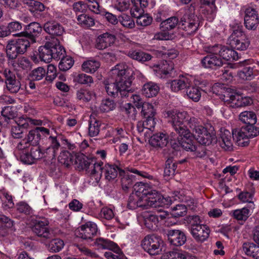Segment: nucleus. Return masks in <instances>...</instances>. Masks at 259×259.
I'll return each instance as SVG.
<instances>
[{"label":"nucleus","mask_w":259,"mask_h":259,"mask_svg":"<svg viewBox=\"0 0 259 259\" xmlns=\"http://www.w3.org/2000/svg\"><path fill=\"white\" fill-rule=\"evenodd\" d=\"M113 81L106 80L104 84L107 93L114 98L118 96L128 97L134 90L131 88L133 79V71L125 64H119L110 72Z\"/></svg>","instance_id":"f257e3e1"},{"label":"nucleus","mask_w":259,"mask_h":259,"mask_svg":"<svg viewBox=\"0 0 259 259\" xmlns=\"http://www.w3.org/2000/svg\"><path fill=\"white\" fill-rule=\"evenodd\" d=\"M259 135V129H253L251 126H242L240 128L230 132L227 130L221 129L219 143L220 146L225 151L233 149L232 138L239 146H246L249 142V138H252Z\"/></svg>","instance_id":"f03ea898"},{"label":"nucleus","mask_w":259,"mask_h":259,"mask_svg":"<svg viewBox=\"0 0 259 259\" xmlns=\"http://www.w3.org/2000/svg\"><path fill=\"white\" fill-rule=\"evenodd\" d=\"M49 135L50 130L42 126L36 127L30 130L27 137L18 143L14 151L15 154L19 157L21 161L24 163L25 159H27L31 154L30 148L32 147H36L43 137Z\"/></svg>","instance_id":"7ed1b4c3"},{"label":"nucleus","mask_w":259,"mask_h":259,"mask_svg":"<svg viewBox=\"0 0 259 259\" xmlns=\"http://www.w3.org/2000/svg\"><path fill=\"white\" fill-rule=\"evenodd\" d=\"M188 125L193 132L197 142L202 145L208 146L217 142L215 134L212 131L209 132L201 125L198 119L194 117H190Z\"/></svg>","instance_id":"20e7f679"},{"label":"nucleus","mask_w":259,"mask_h":259,"mask_svg":"<svg viewBox=\"0 0 259 259\" xmlns=\"http://www.w3.org/2000/svg\"><path fill=\"white\" fill-rule=\"evenodd\" d=\"M166 114L171 120V125L178 134H184L190 136V131L184 125L185 121L187 122L190 119L186 111H180L177 110L168 111Z\"/></svg>","instance_id":"39448f33"},{"label":"nucleus","mask_w":259,"mask_h":259,"mask_svg":"<svg viewBox=\"0 0 259 259\" xmlns=\"http://www.w3.org/2000/svg\"><path fill=\"white\" fill-rule=\"evenodd\" d=\"M30 46V41L26 38L11 39L6 46V55L9 60H15L20 55L24 54Z\"/></svg>","instance_id":"423d86ee"},{"label":"nucleus","mask_w":259,"mask_h":259,"mask_svg":"<svg viewBox=\"0 0 259 259\" xmlns=\"http://www.w3.org/2000/svg\"><path fill=\"white\" fill-rule=\"evenodd\" d=\"M32 231L39 237L45 239H51L53 237V232L49 227V221L44 217L37 215L35 218H32Z\"/></svg>","instance_id":"0eeeda50"},{"label":"nucleus","mask_w":259,"mask_h":259,"mask_svg":"<svg viewBox=\"0 0 259 259\" xmlns=\"http://www.w3.org/2000/svg\"><path fill=\"white\" fill-rule=\"evenodd\" d=\"M231 47L239 51H245L250 45V40L244 33L243 26L237 24L230 37Z\"/></svg>","instance_id":"6e6552de"},{"label":"nucleus","mask_w":259,"mask_h":259,"mask_svg":"<svg viewBox=\"0 0 259 259\" xmlns=\"http://www.w3.org/2000/svg\"><path fill=\"white\" fill-rule=\"evenodd\" d=\"M75 162L79 168L85 170L92 177H94L95 174L99 175L101 174V165L94 157H88L82 153H78L76 155Z\"/></svg>","instance_id":"1a4fd4ad"},{"label":"nucleus","mask_w":259,"mask_h":259,"mask_svg":"<svg viewBox=\"0 0 259 259\" xmlns=\"http://www.w3.org/2000/svg\"><path fill=\"white\" fill-rule=\"evenodd\" d=\"M163 241L161 237L155 235L146 236L141 242L143 248L151 255L160 254Z\"/></svg>","instance_id":"9d476101"},{"label":"nucleus","mask_w":259,"mask_h":259,"mask_svg":"<svg viewBox=\"0 0 259 259\" xmlns=\"http://www.w3.org/2000/svg\"><path fill=\"white\" fill-rule=\"evenodd\" d=\"M199 26L198 17L193 13H185L179 22V28L188 35L193 34Z\"/></svg>","instance_id":"9b49d317"},{"label":"nucleus","mask_w":259,"mask_h":259,"mask_svg":"<svg viewBox=\"0 0 259 259\" xmlns=\"http://www.w3.org/2000/svg\"><path fill=\"white\" fill-rule=\"evenodd\" d=\"M205 51L207 53L218 54L220 58L227 61L237 60L239 58L237 52L228 47L219 45L208 46L205 48Z\"/></svg>","instance_id":"f8f14e48"},{"label":"nucleus","mask_w":259,"mask_h":259,"mask_svg":"<svg viewBox=\"0 0 259 259\" xmlns=\"http://www.w3.org/2000/svg\"><path fill=\"white\" fill-rule=\"evenodd\" d=\"M30 151L31 154L28 156V158H26L27 159H25V162L24 163L25 164H31L37 160L43 157L52 160L56 157L58 153L49 146L42 151L38 147H32L30 148Z\"/></svg>","instance_id":"ddd939ff"},{"label":"nucleus","mask_w":259,"mask_h":259,"mask_svg":"<svg viewBox=\"0 0 259 259\" xmlns=\"http://www.w3.org/2000/svg\"><path fill=\"white\" fill-rule=\"evenodd\" d=\"M227 89L223 99L224 102L231 104V106L235 108H238L248 106L252 103V100L248 97H243L241 95H239L236 93H231Z\"/></svg>","instance_id":"4468645a"},{"label":"nucleus","mask_w":259,"mask_h":259,"mask_svg":"<svg viewBox=\"0 0 259 259\" xmlns=\"http://www.w3.org/2000/svg\"><path fill=\"white\" fill-rule=\"evenodd\" d=\"M98 232L96 224L92 222H88L81 225L75 232L77 237L90 242L93 241V237Z\"/></svg>","instance_id":"2eb2a0df"},{"label":"nucleus","mask_w":259,"mask_h":259,"mask_svg":"<svg viewBox=\"0 0 259 259\" xmlns=\"http://www.w3.org/2000/svg\"><path fill=\"white\" fill-rule=\"evenodd\" d=\"M163 197L157 191H154L146 196L139 197V207L148 209L150 207H157L162 204Z\"/></svg>","instance_id":"dca6fc26"},{"label":"nucleus","mask_w":259,"mask_h":259,"mask_svg":"<svg viewBox=\"0 0 259 259\" xmlns=\"http://www.w3.org/2000/svg\"><path fill=\"white\" fill-rule=\"evenodd\" d=\"M244 24L246 29L254 31L259 24L258 12L254 9L248 8L245 11Z\"/></svg>","instance_id":"f3484780"},{"label":"nucleus","mask_w":259,"mask_h":259,"mask_svg":"<svg viewBox=\"0 0 259 259\" xmlns=\"http://www.w3.org/2000/svg\"><path fill=\"white\" fill-rule=\"evenodd\" d=\"M99 164L101 165V174H99V175L97 174H95L94 177L95 179H100L102 174L104 173L106 180L109 181L113 180L117 177L118 172L119 174L120 170L122 169L120 167L116 164H106L103 166V162L101 161L99 162Z\"/></svg>","instance_id":"a211bd4d"},{"label":"nucleus","mask_w":259,"mask_h":259,"mask_svg":"<svg viewBox=\"0 0 259 259\" xmlns=\"http://www.w3.org/2000/svg\"><path fill=\"white\" fill-rule=\"evenodd\" d=\"M166 234L169 242L175 246H181L187 241L185 233L180 230L169 229L167 230Z\"/></svg>","instance_id":"6ab92c4d"},{"label":"nucleus","mask_w":259,"mask_h":259,"mask_svg":"<svg viewBox=\"0 0 259 259\" xmlns=\"http://www.w3.org/2000/svg\"><path fill=\"white\" fill-rule=\"evenodd\" d=\"M42 31V28L40 24L36 22H33L29 24L26 28L25 32H21L19 33L15 34L13 35L15 36H24L29 39L31 42H35V38Z\"/></svg>","instance_id":"aec40b11"},{"label":"nucleus","mask_w":259,"mask_h":259,"mask_svg":"<svg viewBox=\"0 0 259 259\" xmlns=\"http://www.w3.org/2000/svg\"><path fill=\"white\" fill-rule=\"evenodd\" d=\"M116 37L115 35L109 32L103 33L99 35L96 39V48L103 50L112 46L115 41Z\"/></svg>","instance_id":"412c9836"},{"label":"nucleus","mask_w":259,"mask_h":259,"mask_svg":"<svg viewBox=\"0 0 259 259\" xmlns=\"http://www.w3.org/2000/svg\"><path fill=\"white\" fill-rule=\"evenodd\" d=\"M208 53V54L203 57L201 61L203 67L206 68L215 69L223 65V62L218 54Z\"/></svg>","instance_id":"4be33fe9"},{"label":"nucleus","mask_w":259,"mask_h":259,"mask_svg":"<svg viewBox=\"0 0 259 259\" xmlns=\"http://www.w3.org/2000/svg\"><path fill=\"white\" fill-rule=\"evenodd\" d=\"M210 230L206 225L194 226L191 229V233L198 243L205 241L209 237Z\"/></svg>","instance_id":"5701e85b"},{"label":"nucleus","mask_w":259,"mask_h":259,"mask_svg":"<svg viewBox=\"0 0 259 259\" xmlns=\"http://www.w3.org/2000/svg\"><path fill=\"white\" fill-rule=\"evenodd\" d=\"M44 29L51 35V37L61 36L65 32L63 26L54 21H48L45 23L44 25Z\"/></svg>","instance_id":"b1692460"},{"label":"nucleus","mask_w":259,"mask_h":259,"mask_svg":"<svg viewBox=\"0 0 259 259\" xmlns=\"http://www.w3.org/2000/svg\"><path fill=\"white\" fill-rule=\"evenodd\" d=\"M98 249H109L113 252L120 251V248L114 242L103 238H96L92 244Z\"/></svg>","instance_id":"393cba45"},{"label":"nucleus","mask_w":259,"mask_h":259,"mask_svg":"<svg viewBox=\"0 0 259 259\" xmlns=\"http://www.w3.org/2000/svg\"><path fill=\"white\" fill-rule=\"evenodd\" d=\"M173 65L172 63L169 64L167 61H164L153 65V71L158 77L164 78L173 70Z\"/></svg>","instance_id":"a878e982"},{"label":"nucleus","mask_w":259,"mask_h":259,"mask_svg":"<svg viewBox=\"0 0 259 259\" xmlns=\"http://www.w3.org/2000/svg\"><path fill=\"white\" fill-rule=\"evenodd\" d=\"M47 40L44 46L38 48V55L40 59L46 63H49L53 59V55H51V51L50 50V47L53 45L54 41L52 43L49 40V36L46 37Z\"/></svg>","instance_id":"bb28decb"},{"label":"nucleus","mask_w":259,"mask_h":259,"mask_svg":"<svg viewBox=\"0 0 259 259\" xmlns=\"http://www.w3.org/2000/svg\"><path fill=\"white\" fill-rule=\"evenodd\" d=\"M49 40L51 42L54 41L53 45L50 47V50L51 51V55H53V59L58 60L63 57L65 53L64 48L60 45L59 39L56 37L49 36Z\"/></svg>","instance_id":"cd10ccee"},{"label":"nucleus","mask_w":259,"mask_h":259,"mask_svg":"<svg viewBox=\"0 0 259 259\" xmlns=\"http://www.w3.org/2000/svg\"><path fill=\"white\" fill-rule=\"evenodd\" d=\"M168 136L163 133H158L153 135L149 139L150 144L154 147L162 148L167 144Z\"/></svg>","instance_id":"c85d7f7f"},{"label":"nucleus","mask_w":259,"mask_h":259,"mask_svg":"<svg viewBox=\"0 0 259 259\" xmlns=\"http://www.w3.org/2000/svg\"><path fill=\"white\" fill-rule=\"evenodd\" d=\"M240 120L246 124L244 126H251L253 129H259L254 126L256 122V116L253 111H245L241 112L239 115Z\"/></svg>","instance_id":"c756f323"},{"label":"nucleus","mask_w":259,"mask_h":259,"mask_svg":"<svg viewBox=\"0 0 259 259\" xmlns=\"http://www.w3.org/2000/svg\"><path fill=\"white\" fill-rule=\"evenodd\" d=\"M119 176L121 177L122 189L124 191H127L130 188L133 186L135 177L133 175H130L128 171L123 169L120 170Z\"/></svg>","instance_id":"7c9ffc66"},{"label":"nucleus","mask_w":259,"mask_h":259,"mask_svg":"<svg viewBox=\"0 0 259 259\" xmlns=\"http://www.w3.org/2000/svg\"><path fill=\"white\" fill-rule=\"evenodd\" d=\"M169 83L171 90L174 92H178L186 89L190 85L189 79L185 77L172 80Z\"/></svg>","instance_id":"2f4dec72"},{"label":"nucleus","mask_w":259,"mask_h":259,"mask_svg":"<svg viewBox=\"0 0 259 259\" xmlns=\"http://www.w3.org/2000/svg\"><path fill=\"white\" fill-rule=\"evenodd\" d=\"M180 139H179V144L184 149L188 151L195 150V145L193 144V134L190 132V136L184 134H179Z\"/></svg>","instance_id":"473e14b6"},{"label":"nucleus","mask_w":259,"mask_h":259,"mask_svg":"<svg viewBox=\"0 0 259 259\" xmlns=\"http://www.w3.org/2000/svg\"><path fill=\"white\" fill-rule=\"evenodd\" d=\"M13 225V222L6 215L0 214V239H2L8 234L9 228Z\"/></svg>","instance_id":"72a5a7b5"},{"label":"nucleus","mask_w":259,"mask_h":259,"mask_svg":"<svg viewBox=\"0 0 259 259\" xmlns=\"http://www.w3.org/2000/svg\"><path fill=\"white\" fill-rule=\"evenodd\" d=\"M178 164L172 159H168L165 163L164 177L166 179H171L178 172L177 170Z\"/></svg>","instance_id":"f704fd0d"},{"label":"nucleus","mask_w":259,"mask_h":259,"mask_svg":"<svg viewBox=\"0 0 259 259\" xmlns=\"http://www.w3.org/2000/svg\"><path fill=\"white\" fill-rule=\"evenodd\" d=\"M242 249L247 255L255 259L259 258V245H257L251 242H246L243 243Z\"/></svg>","instance_id":"c9c22d12"},{"label":"nucleus","mask_w":259,"mask_h":259,"mask_svg":"<svg viewBox=\"0 0 259 259\" xmlns=\"http://www.w3.org/2000/svg\"><path fill=\"white\" fill-rule=\"evenodd\" d=\"M127 56L140 62L148 61L152 59V56L150 54L141 51L131 50L128 52Z\"/></svg>","instance_id":"e433bc0d"},{"label":"nucleus","mask_w":259,"mask_h":259,"mask_svg":"<svg viewBox=\"0 0 259 259\" xmlns=\"http://www.w3.org/2000/svg\"><path fill=\"white\" fill-rule=\"evenodd\" d=\"M159 91V87L156 83L152 82L145 83L142 90V94L147 98L156 96Z\"/></svg>","instance_id":"4c0bfd02"},{"label":"nucleus","mask_w":259,"mask_h":259,"mask_svg":"<svg viewBox=\"0 0 259 259\" xmlns=\"http://www.w3.org/2000/svg\"><path fill=\"white\" fill-rule=\"evenodd\" d=\"M178 17L172 16L163 20L160 23V28L163 31H169L174 29L177 25L179 26Z\"/></svg>","instance_id":"58836bf2"},{"label":"nucleus","mask_w":259,"mask_h":259,"mask_svg":"<svg viewBox=\"0 0 259 259\" xmlns=\"http://www.w3.org/2000/svg\"><path fill=\"white\" fill-rule=\"evenodd\" d=\"M100 66V62L94 59H91L84 61L82 63L81 67L83 71L93 73L96 72Z\"/></svg>","instance_id":"ea45409f"},{"label":"nucleus","mask_w":259,"mask_h":259,"mask_svg":"<svg viewBox=\"0 0 259 259\" xmlns=\"http://www.w3.org/2000/svg\"><path fill=\"white\" fill-rule=\"evenodd\" d=\"M134 190L136 192L134 193L137 194L139 197L151 194V193H153L154 191H156L148 187L143 183L135 184L134 185Z\"/></svg>","instance_id":"a19ab883"},{"label":"nucleus","mask_w":259,"mask_h":259,"mask_svg":"<svg viewBox=\"0 0 259 259\" xmlns=\"http://www.w3.org/2000/svg\"><path fill=\"white\" fill-rule=\"evenodd\" d=\"M145 226L150 230H154L158 223V216L156 214H147L144 217Z\"/></svg>","instance_id":"79ce46f5"},{"label":"nucleus","mask_w":259,"mask_h":259,"mask_svg":"<svg viewBox=\"0 0 259 259\" xmlns=\"http://www.w3.org/2000/svg\"><path fill=\"white\" fill-rule=\"evenodd\" d=\"M73 159V155L67 150L61 151L58 156L59 162L64 164L66 167H68L72 163Z\"/></svg>","instance_id":"37998d69"},{"label":"nucleus","mask_w":259,"mask_h":259,"mask_svg":"<svg viewBox=\"0 0 259 259\" xmlns=\"http://www.w3.org/2000/svg\"><path fill=\"white\" fill-rule=\"evenodd\" d=\"M23 4L27 5L30 8L31 11L42 12L45 10V7L44 5L37 0H24L21 1Z\"/></svg>","instance_id":"c03bdc74"},{"label":"nucleus","mask_w":259,"mask_h":259,"mask_svg":"<svg viewBox=\"0 0 259 259\" xmlns=\"http://www.w3.org/2000/svg\"><path fill=\"white\" fill-rule=\"evenodd\" d=\"M77 20L78 24L84 27H90L95 25L94 19L85 13L78 15Z\"/></svg>","instance_id":"a18cd8bd"},{"label":"nucleus","mask_w":259,"mask_h":259,"mask_svg":"<svg viewBox=\"0 0 259 259\" xmlns=\"http://www.w3.org/2000/svg\"><path fill=\"white\" fill-rule=\"evenodd\" d=\"M12 66L14 67H20L23 70H29L32 68V64L28 59L22 57L15 61Z\"/></svg>","instance_id":"49530a36"},{"label":"nucleus","mask_w":259,"mask_h":259,"mask_svg":"<svg viewBox=\"0 0 259 259\" xmlns=\"http://www.w3.org/2000/svg\"><path fill=\"white\" fill-rule=\"evenodd\" d=\"M101 125V121L95 119L91 118L89 126V135L90 137H95L98 135L100 130V126Z\"/></svg>","instance_id":"de8ad7c7"},{"label":"nucleus","mask_w":259,"mask_h":259,"mask_svg":"<svg viewBox=\"0 0 259 259\" xmlns=\"http://www.w3.org/2000/svg\"><path fill=\"white\" fill-rule=\"evenodd\" d=\"M187 95L188 98L194 102H198L201 96L200 89L198 87H188L187 88Z\"/></svg>","instance_id":"09e8293b"},{"label":"nucleus","mask_w":259,"mask_h":259,"mask_svg":"<svg viewBox=\"0 0 259 259\" xmlns=\"http://www.w3.org/2000/svg\"><path fill=\"white\" fill-rule=\"evenodd\" d=\"M249 211L248 208L244 207L242 209H236L231 211L230 214L237 220L245 221L249 217Z\"/></svg>","instance_id":"8fccbe9b"},{"label":"nucleus","mask_w":259,"mask_h":259,"mask_svg":"<svg viewBox=\"0 0 259 259\" xmlns=\"http://www.w3.org/2000/svg\"><path fill=\"white\" fill-rule=\"evenodd\" d=\"M121 110L128 117L133 120L136 119L137 111L136 108L131 103H126L121 107Z\"/></svg>","instance_id":"3c124183"},{"label":"nucleus","mask_w":259,"mask_h":259,"mask_svg":"<svg viewBox=\"0 0 259 259\" xmlns=\"http://www.w3.org/2000/svg\"><path fill=\"white\" fill-rule=\"evenodd\" d=\"M64 241L59 238L52 239L49 243L48 250L52 252H58L64 247Z\"/></svg>","instance_id":"603ef678"},{"label":"nucleus","mask_w":259,"mask_h":259,"mask_svg":"<svg viewBox=\"0 0 259 259\" xmlns=\"http://www.w3.org/2000/svg\"><path fill=\"white\" fill-rule=\"evenodd\" d=\"M94 95L92 91L84 89H80L76 93L77 99L85 102L90 101Z\"/></svg>","instance_id":"864d4df0"},{"label":"nucleus","mask_w":259,"mask_h":259,"mask_svg":"<svg viewBox=\"0 0 259 259\" xmlns=\"http://www.w3.org/2000/svg\"><path fill=\"white\" fill-rule=\"evenodd\" d=\"M61 60L59 63V68L60 70L66 71L69 70L73 66L74 61L72 58L68 56L62 57Z\"/></svg>","instance_id":"5fc2aeb1"},{"label":"nucleus","mask_w":259,"mask_h":259,"mask_svg":"<svg viewBox=\"0 0 259 259\" xmlns=\"http://www.w3.org/2000/svg\"><path fill=\"white\" fill-rule=\"evenodd\" d=\"M118 21L124 27L133 28L135 26L133 19L129 15L123 14L118 17Z\"/></svg>","instance_id":"6e6d98bb"},{"label":"nucleus","mask_w":259,"mask_h":259,"mask_svg":"<svg viewBox=\"0 0 259 259\" xmlns=\"http://www.w3.org/2000/svg\"><path fill=\"white\" fill-rule=\"evenodd\" d=\"M6 88L10 93L16 94L20 90L21 84L19 79L17 78L5 83Z\"/></svg>","instance_id":"4d7b16f0"},{"label":"nucleus","mask_w":259,"mask_h":259,"mask_svg":"<svg viewBox=\"0 0 259 259\" xmlns=\"http://www.w3.org/2000/svg\"><path fill=\"white\" fill-rule=\"evenodd\" d=\"M141 108V115L144 118L155 116V111L152 104L145 102V104H144V105Z\"/></svg>","instance_id":"13d9d810"},{"label":"nucleus","mask_w":259,"mask_h":259,"mask_svg":"<svg viewBox=\"0 0 259 259\" xmlns=\"http://www.w3.org/2000/svg\"><path fill=\"white\" fill-rule=\"evenodd\" d=\"M29 76L32 80H40L46 76V71L44 68L38 67L33 69Z\"/></svg>","instance_id":"bf43d9fd"},{"label":"nucleus","mask_w":259,"mask_h":259,"mask_svg":"<svg viewBox=\"0 0 259 259\" xmlns=\"http://www.w3.org/2000/svg\"><path fill=\"white\" fill-rule=\"evenodd\" d=\"M187 208L184 204H177L172 208V215L175 218L183 217L186 214Z\"/></svg>","instance_id":"052dcab7"},{"label":"nucleus","mask_w":259,"mask_h":259,"mask_svg":"<svg viewBox=\"0 0 259 259\" xmlns=\"http://www.w3.org/2000/svg\"><path fill=\"white\" fill-rule=\"evenodd\" d=\"M62 135L58 136H50L49 138V142L50 143L49 147L58 152L59 149L61 147V139Z\"/></svg>","instance_id":"680f3d73"},{"label":"nucleus","mask_w":259,"mask_h":259,"mask_svg":"<svg viewBox=\"0 0 259 259\" xmlns=\"http://www.w3.org/2000/svg\"><path fill=\"white\" fill-rule=\"evenodd\" d=\"M74 245L83 255L92 258H96L98 257V255L96 253L92 251L91 249H89L82 244L75 243L74 244Z\"/></svg>","instance_id":"e2e57ef3"},{"label":"nucleus","mask_w":259,"mask_h":259,"mask_svg":"<svg viewBox=\"0 0 259 259\" xmlns=\"http://www.w3.org/2000/svg\"><path fill=\"white\" fill-rule=\"evenodd\" d=\"M238 76L243 80H250L253 75V69L251 67H245L238 72Z\"/></svg>","instance_id":"0e129e2a"},{"label":"nucleus","mask_w":259,"mask_h":259,"mask_svg":"<svg viewBox=\"0 0 259 259\" xmlns=\"http://www.w3.org/2000/svg\"><path fill=\"white\" fill-rule=\"evenodd\" d=\"M1 199L3 201V207L4 209H7L14 207V203L12 196L9 195L7 193H3L1 196Z\"/></svg>","instance_id":"69168bd1"},{"label":"nucleus","mask_w":259,"mask_h":259,"mask_svg":"<svg viewBox=\"0 0 259 259\" xmlns=\"http://www.w3.org/2000/svg\"><path fill=\"white\" fill-rule=\"evenodd\" d=\"M72 9L78 16L79 14L85 13L87 11V6L84 2L78 1L72 5Z\"/></svg>","instance_id":"338daca9"},{"label":"nucleus","mask_w":259,"mask_h":259,"mask_svg":"<svg viewBox=\"0 0 259 259\" xmlns=\"http://www.w3.org/2000/svg\"><path fill=\"white\" fill-rule=\"evenodd\" d=\"M115 104L113 101L109 99L103 100L100 106V109L103 112H107L115 108Z\"/></svg>","instance_id":"774afa93"}]
</instances>
